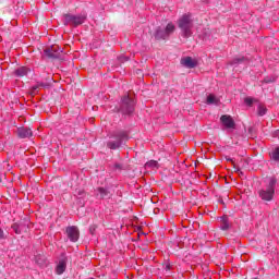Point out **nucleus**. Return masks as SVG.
Listing matches in <instances>:
<instances>
[{"label": "nucleus", "instance_id": "5701e85b", "mask_svg": "<svg viewBox=\"0 0 279 279\" xmlns=\"http://www.w3.org/2000/svg\"><path fill=\"white\" fill-rule=\"evenodd\" d=\"M113 169L116 171H123L125 170V166H123V163H114Z\"/></svg>", "mask_w": 279, "mask_h": 279}, {"label": "nucleus", "instance_id": "39448f33", "mask_svg": "<svg viewBox=\"0 0 279 279\" xmlns=\"http://www.w3.org/2000/svg\"><path fill=\"white\" fill-rule=\"evenodd\" d=\"M278 180L276 178H270L267 189L259 191V197L264 199V202H271L274 199V195L276 194V184Z\"/></svg>", "mask_w": 279, "mask_h": 279}, {"label": "nucleus", "instance_id": "f3484780", "mask_svg": "<svg viewBox=\"0 0 279 279\" xmlns=\"http://www.w3.org/2000/svg\"><path fill=\"white\" fill-rule=\"evenodd\" d=\"M66 271V259H61L59 264L57 265V274L59 276H62Z\"/></svg>", "mask_w": 279, "mask_h": 279}, {"label": "nucleus", "instance_id": "f8f14e48", "mask_svg": "<svg viewBox=\"0 0 279 279\" xmlns=\"http://www.w3.org/2000/svg\"><path fill=\"white\" fill-rule=\"evenodd\" d=\"M181 64L182 66H185V69H195V66H197V60L191 57H185L181 59Z\"/></svg>", "mask_w": 279, "mask_h": 279}, {"label": "nucleus", "instance_id": "9d476101", "mask_svg": "<svg viewBox=\"0 0 279 279\" xmlns=\"http://www.w3.org/2000/svg\"><path fill=\"white\" fill-rule=\"evenodd\" d=\"M44 53H45V56H47V58H52L54 60L62 58V50H60L56 47L46 48L44 50Z\"/></svg>", "mask_w": 279, "mask_h": 279}, {"label": "nucleus", "instance_id": "9b49d317", "mask_svg": "<svg viewBox=\"0 0 279 279\" xmlns=\"http://www.w3.org/2000/svg\"><path fill=\"white\" fill-rule=\"evenodd\" d=\"M220 121L228 130H234L236 126V123H234V120L230 116H221Z\"/></svg>", "mask_w": 279, "mask_h": 279}, {"label": "nucleus", "instance_id": "7ed1b4c3", "mask_svg": "<svg viewBox=\"0 0 279 279\" xmlns=\"http://www.w3.org/2000/svg\"><path fill=\"white\" fill-rule=\"evenodd\" d=\"M130 136L128 135V132L125 131H118L114 132L110 140L107 142V147L109 149H119L123 143H128Z\"/></svg>", "mask_w": 279, "mask_h": 279}, {"label": "nucleus", "instance_id": "6e6552de", "mask_svg": "<svg viewBox=\"0 0 279 279\" xmlns=\"http://www.w3.org/2000/svg\"><path fill=\"white\" fill-rule=\"evenodd\" d=\"M66 236L72 243H77L80 241V229L75 226L68 227L66 230Z\"/></svg>", "mask_w": 279, "mask_h": 279}, {"label": "nucleus", "instance_id": "a878e982", "mask_svg": "<svg viewBox=\"0 0 279 279\" xmlns=\"http://www.w3.org/2000/svg\"><path fill=\"white\" fill-rule=\"evenodd\" d=\"M95 230H97V226L92 225V226L89 227V232H90V234H95Z\"/></svg>", "mask_w": 279, "mask_h": 279}, {"label": "nucleus", "instance_id": "7c9ffc66", "mask_svg": "<svg viewBox=\"0 0 279 279\" xmlns=\"http://www.w3.org/2000/svg\"><path fill=\"white\" fill-rule=\"evenodd\" d=\"M265 82H266V83H269V81H268V80H265Z\"/></svg>", "mask_w": 279, "mask_h": 279}, {"label": "nucleus", "instance_id": "c85d7f7f", "mask_svg": "<svg viewBox=\"0 0 279 279\" xmlns=\"http://www.w3.org/2000/svg\"><path fill=\"white\" fill-rule=\"evenodd\" d=\"M0 239H3V230L0 229Z\"/></svg>", "mask_w": 279, "mask_h": 279}, {"label": "nucleus", "instance_id": "393cba45", "mask_svg": "<svg viewBox=\"0 0 279 279\" xmlns=\"http://www.w3.org/2000/svg\"><path fill=\"white\" fill-rule=\"evenodd\" d=\"M163 269H165V271H171V264L166 263V264L163 265Z\"/></svg>", "mask_w": 279, "mask_h": 279}, {"label": "nucleus", "instance_id": "6ab92c4d", "mask_svg": "<svg viewBox=\"0 0 279 279\" xmlns=\"http://www.w3.org/2000/svg\"><path fill=\"white\" fill-rule=\"evenodd\" d=\"M207 104L208 106H217V104H219V99L215 97V95L210 94L209 96H207Z\"/></svg>", "mask_w": 279, "mask_h": 279}, {"label": "nucleus", "instance_id": "1a4fd4ad", "mask_svg": "<svg viewBox=\"0 0 279 279\" xmlns=\"http://www.w3.org/2000/svg\"><path fill=\"white\" fill-rule=\"evenodd\" d=\"M29 229V223L27 221H20L12 225V230L15 234H23V232H27Z\"/></svg>", "mask_w": 279, "mask_h": 279}, {"label": "nucleus", "instance_id": "c756f323", "mask_svg": "<svg viewBox=\"0 0 279 279\" xmlns=\"http://www.w3.org/2000/svg\"><path fill=\"white\" fill-rule=\"evenodd\" d=\"M84 194V192H82V191H78V195H83Z\"/></svg>", "mask_w": 279, "mask_h": 279}, {"label": "nucleus", "instance_id": "ddd939ff", "mask_svg": "<svg viewBox=\"0 0 279 279\" xmlns=\"http://www.w3.org/2000/svg\"><path fill=\"white\" fill-rule=\"evenodd\" d=\"M17 136H19V138H32V136H34V133L32 132V129H29V128H19Z\"/></svg>", "mask_w": 279, "mask_h": 279}, {"label": "nucleus", "instance_id": "423d86ee", "mask_svg": "<svg viewBox=\"0 0 279 279\" xmlns=\"http://www.w3.org/2000/svg\"><path fill=\"white\" fill-rule=\"evenodd\" d=\"M63 25H72L73 27H77L80 25H84L86 21V15H73V14H64L63 15Z\"/></svg>", "mask_w": 279, "mask_h": 279}, {"label": "nucleus", "instance_id": "a211bd4d", "mask_svg": "<svg viewBox=\"0 0 279 279\" xmlns=\"http://www.w3.org/2000/svg\"><path fill=\"white\" fill-rule=\"evenodd\" d=\"M220 230H230V222L228 221V216L220 217Z\"/></svg>", "mask_w": 279, "mask_h": 279}, {"label": "nucleus", "instance_id": "412c9836", "mask_svg": "<svg viewBox=\"0 0 279 279\" xmlns=\"http://www.w3.org/2000/svg\"><path fill=\"white\" fill-rule=\"evenodd\" d=\"M271 160L279 162V147L275 148L270 155Z\"/></svg>", "mask_w": 279, "mask_h": 279}, {"label": "nucleus", "instance_id": "b1692460", "mask_svg": "<svg viewBox=\"0 0 279 279\" xmlns=\"http://www.w3.org/2000/svg\"><path fill=\"white\" fill-rule=\"evenodd\" d=\"M244 104H246V106H252V104H254V99L250 98V97H246L244 99Z\"/></svg>", "mask_w": 279, "mask_h": 279}, {"label": "nucleus", "instance_id": "f257e3e1", "mask_svg": "<svg viewBox=\"0 0 279 279\" xmlns=\"http://www.w3.org/2000/svg\"><path fill=\"white\" fill-rule=\"evenodd\" d=\"M178 27L181 29L183 38H191L193 36V14L185 13L178 21Z\"/></svg>", "mask_w": 279, "mask_h": 279}, {"label": "nucleus", "instance_id": "f03ea898", "mask_svg": "<svg viewBox=\"0 0 279 279\" xmlns=\"http://www.w3.org/2000/svg\"><path fill=\"white\" fill-rule=\"evenodd\" d=\"M173 32H175V25L172 22H170L166 26H157L155 28L153 37L155 38V40H158V41L169 40Z\"/></svg>", "mask_w": 279, "mask_h": 279}, {"label": "nucleus", "instance_id": "20e7f679", "mask_svg": "<svg viewBox=\"0 0 279 279\" xmlns=\"http://www.w3.org/2000/svg\"><path fill=\"white\" fill-rule=\"evenodd\" d=\"M136 102L130 96L125 95L121 98L120 107L117 109V112L130 117L134 113Z\"/></svg>", "mask_w": 279, "mask_h": 279}, {"label": "nucleus", "instance_id": "bb28decb", "mask_svg": "<svg viewBox=\"0 0 279 279\" xmlns=\"http://www.w3.org/2000/svg\"><path fill=\"white\" fill-rule=\"evenodd\" d=\"M120 62H128L130 60V57L122 56L119 58Z\"/></svg>", "mask_w": 279, "mask_h": 279}, {"label": "nucleus", "instance_id": "4468645a", "mask_svg": "<svg viewBox=\"0 0 279 279\" xmlns=\"http://www.w3.org/2000/svg\"><path fill=\"white\" fill-rule=\"evenodd\" d=\"M231 66H247L250 64V59H246L245 57L235 58L230 62Z\"/></svg>", "mask_w": 279, "mask_h": 279}, {"label": "nucleus", "instance_id": "aec40b11", "mask_svg": "<svg viewBox=\"0 0 279 279\" xmlns=\"http://www.w3.org/2000/svg\"><path fill=\"white\" fill-rule=\"evenodd\" d=\"M146 169H158V161L150 160L145 163Z\"/></svg>", "mask_w": 279, "mask_h": 279}, {"label": "nucleus", "instance_id": "0eeeda50", "mask_svg": "<svg viewBox=\"0 0 279 279\" xmlns=\"http://www.w3.org/2000/svg\"><path fill=\"white\" fill-rule=\"evenodd\" d=\"M51 82H53L52 77H48L45 81H38L31 88V95H37L40 88H51Z\"/></svg>", "mask_w": 279, "mask_h": 279}, {"label": "nucleus", "instance_id": "dca6fc26", "mask_svg": "<svg viewBox=\"0 0 279 279\" xmlns=\"http://www.w3.org/2000/svg\"><path fill=\"white\" fill-rule=\"evenodd\" d=\"M27 73H29V69L27 66H20L14 71V75H16V77H25Z\"/></svg>", "mask_w": 279, "mask_h": 279}, {"label": "nucleus", "instance_id": "2eb2a0df", "mask_svg": "<svg viewBox=\"0 0 279 279\" xmlns=\"http://www.w3.org/2000/svg\"><path fill=\"white\" fill-rule=\"evenodd\" d=\"M97 197H99L100 199H110V197H112V194L110 193V191L106 187H98L97 189Z\"/></svg>", "mask_w": 279, "mask_h": 279}, {"label": "nucleus", "instance_id": "4be33fe9", "mask_svg": "<svg viewBox=\"0 0 279 279\" xmlns=\"http://www.w3.org/2000/svg\"><path fill=\"white\" fill-rule=\"evenodd\" d=\"M258 117H265L267 114V108L265 106L259 105L257 109Z\"/></svg>", "mask_w": 279, "mask_h": 279}, {"label": "nucleus", "instance_id": "cd10ccee", "mask_svg": "<svg viewBox=\"0 0 279 279\" xmlns=\"http://www.w3.org/2000/svg\"><path fill=\"white\" fill-rule=\"evenodd\" d=\"M226 160H227L228 162H234V161L232 160V158H230V157H226Z\"/></svg>", "mask_w": 279, "mask_h": 279}]
</instances>
